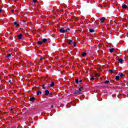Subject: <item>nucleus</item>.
<instances>
[{"mask_svg":"<svg viewBox=\"0 0 128 128\" xmlns=\"http://www.w3.org/2000/svg\"><path fill=\"white\" fill-rule=\"evenodd\" d=\"M70 30V28H68L66 29H65L64 28H61L59 31L61 32V34H64V32H68V31Z\"/></svg>","mask_w":128,"mask_h":128,"instance_id":"obj_1","label":"nucleus"},{"mask_svg":"<svg viewBox=\"0 0 128 128\" xmlns=\"http://www.w3.org/2000/svg\"><path fill=\"white\" fill-rule=\"evenodd\" d=\"M17 36L18 40H22V34H20L17 35Z\"/></svg>","mask_w":128,"mask_h":128,"instance_id":"obj_2","label":"nucleus"},{"mask_svg":"<svg viewBox=\"0 0 128 128\" xmlns=\"http://www.w3.org/2000/svg\"><path fill=\"white\" fill-rule=\"evenodd\" d=\"M75 82H76V84H78L79 82H82V80H80L78 81V79H76Z\"/></svg>","mask_w":128,"mask_h":128,"instance_id":"obj_3","label":"nucleus"},{"mask_svg":"<svg viewBox=\"0 0 128 128\" xmlns=\"http://www.w3.org/2000/svg\"><path fill=\"white\" fill-rule=\"evenodd\" d=\"M100 22H104V20H106V18L104 17L102 18H100Z\"/></svg>","mask_w":128,"mask_h":128,"instance_id":"obj_4","label":"nucleus"},{"mask_svg":"<svg viewBox=\"0 0 128 128\" xmlns=\"http://www.w3.org/2000/svg\"><path fill=\"white\" fill-rule=\"evenodd\" d=\"M34 100H36V98H34V97H32L30 98V100L32 102H34Z\"/></svg>","mask_w":128,"mask_h":128,"instance_id":"obj_5","label":"nucleus"},{"mask_svg":"<svg viewBox=\"0 0 128 128\" xmlns=\"http://www.w3.org/2000/svg\"><path fill=\"white\" fill-rule=\"evenodd\" d=\"M50 94V91L48 90H45V96H48Z\"/></svg>","mask_w":128,"mask_h":128,"instance_id":"obj_6","label":"nucleus"},{"mask_svg":"<svg viewBox=\"0 0 128 128\" xmlns=\"http://www.w3.org/2000/svg\"><path fill=\"white\" fill-rule=\"evenodd\" d=\"M48 42V39L46 38H44L42 40V42H44V44H46Z\"/></svg>","mask_w":128,"mask_h":128,"instance_id":"obj_7","label":"nucleus"},{"mask_svg":"<svg viewBox=\"0 0 128 128\" xmlns=\"http://www.w3.org/2000/svg\"><path fill=\"white\" fill-rule=\"evenodd\" d=\"M14 26H20V24L18 22H14Z\"/></svg>","mask_w":128,"mask_h":128,"instance_id":"obj_8","label":"nucleus"},{"mask_svg":"<svg viewBox=\"0 0 128 128\" xmlns=\"http://www.w3.org/2000/svg\"><path fill=\"white\" fill-rule=\"evenodd\" d=\"M10 56H12V54H7V56H6V58H10Z\"/></svg>","mask_w":128,"mask_h":128,"instance_id":"obj_9","label":"nucleus"},{"mask_svg":"<svg viewBox=\"0 0 128 128\" xmlns=\"http://www.w3.org/2000/svg\"><path fill=\"white\" fill-rule=\"evenodd\" d=\"M128 6L126 4H122V8H126Z\"/></svg>","mask_w":128,"mask_h":128,"instance_id":"obj_10","label":"nucleus"},{"mask_svg":"<svg viewBox=\"0 0 128 128\" xmlns=\"http://www.w3.org/2000/svg\"><path fill=\"white\" fill-rule=\"evenodd\" d=\"M114 48H112L109 50L110 52H111V53L112 52H114Z\"/></svg>","mask_w":128,"mask_h":128,"instance_id":"obj_11","label":"nucleus"},{"mask_svg":"<svg viewBox=\"0 0 128 128\" xmlns=\"http://www.w3.org/2000/svg\"><path fill=\"white\" fill-rule=\"evenodd\" d=\"M110 81L108 80H106L104 82V84H110Z\"/></svg>","mask_w":128,"mask_h":128,"instance_id":"obj_12","label":"nucleus"},{"mask_svg":"<svg viewBox=\"0 0 128 128\" xmlns=\"http://www.w3.org/2000/svg\"><path fill=\"white\" fill-rule=\"evenodd\" d=\"M50 86L52 87L54 86V82H52L50 84Z\"/></svg>","mask_w":128,"mask_h":128,"instance_id":"obj_13","label":"nucleus"},{"mask_svg":"<svg viewBox=\"0 0 128 128\" xmlns=\"http://www.w3.org/2000/svg\"><path fill=\"white\" fill-rule=\"evenodd\" d=\"M37 96H38V94H42V91H38L36 92Z\"/></svg>","mask_w":128,"mask_h":128,"instance_id":"obj_14","label":"nucleus"},{"mask_svg":"<svg viewBox=\"0 0 128 128\" xmlns=\"http://www.w3.org/2000/svg\"><path fill=\"white\" fill-rule=\"evenodd\" d=\"M118 62H120V64H122L123 60H122V59L120 58V59H118Z\"/></svg>","mask_w":128,"mask_h":128,"instance_id":"obj_15","label":"nucleus"},{"mask_svg":"<svg viewBox=\"0 0 128 128\" xmlns=\"http://www.w3.org/2000/svg\"><path fill=\"white\" fill-rule=\"evenodd\" d=\"M89 32H94V29H90Z\"/></svg>","mask_w":128,"mask_h":128,"instance_id":"obj_16","label":"nucleus"},{"mask_svg":"<svg viewBox=\"0 0 128 128\" xmlns=\"http://www.w3.org/2000/svg\"><path fill=\"white\" fill-rule=\"evenodd\" d=\"M86 56V53L85 52H83L82 53V56Z\"/></svg>","mask_w":128,"mask_h":128,"instance_id":"obj_17","label":"nucleus"},{"mask_svg":"<svg viewBox=\"0 0 128 128\" xmlns=\"http://www.w3.org/2000/svg\"><path fill=\"white\" fill-rule=\"evenodd\" d=\"M38 44H42V41H38Z\"/></svg>","mask_w":128,"mask_h":128,"instance_id":"obj_18","label":"nucleus"},{"mask_svg":"<svg viewBox=\"0 0 128 128\" xmlns=\"http://www.w3.org/2000/svg\"><path fill=\"white\" fill-rule=\"evenodd\" d=\"M115 78L116 80H120V76H116Z\"/></svg>","mask_w":128,"mask_h":128,"instance_id":"obj_19","label":"nucleus"},{"mask_svg":"<svg viewBox=\"0 0 128 128\" xmlns=\"http://www.w3.org/2000/svg\"><path fill=\"white\" fill-rule=\"evenodd\" d=\"M68 44H72V40H69Z\"/></svg>","mask_w":128,"mask_h":128,"instance_id":"obj_20","label":"nucleus"},{"mask_svg":"<svg viewBox=\"0 0 128 128\" xmlns=\"http://www.w3.org/2000/svg\"><path fill=\"white\" fill-rule=\"evenodd\" d=\"M82 87H80V88H79V92H82Z\"/></svg>","mask_w":128,"mask_h":128,"instance_id":"obj_21","label":"nucleus"},{"mask_svg":"<svg viewBox=\"0 0 128 128\" xmlns=\"http://www.w3.org/2000/svg\"><path fill=\"white\" fill-rule=\"evenodd\" d=\"M42 88L43 90H46V86H44V84L42 85Z\"/></svg>","mask_w":128,"mask_h":128,"instance_id":"obj_22","label":"nucleus"},{"mask_svg":"<svg viewBox=\"0 0 128 128\" xmlns=\"http://www.w3.org/2000/svg\"><path fill=\"white\" fill-rule=\"evenodd\" d=\"M109 72H111V74H114V70H109Z\"/></svg>","mask_w":128,"mask_h":128,"instance_id":"obj_23","label":"nucleus"},{"mask_svg":"<svg viewBox=\"0 0 128 128\" xmlns=\"http://www.w3.org/2000/svg\"><path fill=\"white\" fill-rule=\"evenodd\" d=\"M119 75L120 76H124V74H122V73H120V74H119Z\"/></svg>","mask_w":128,"mask_h":128,"instance_id":"obj_24","label":"nucleus"},{"mask_svg":"<svg viewBox=\"0 0 128 128\" xmlns=\"http://www.w3.org/2000/svg\"><path fill=\"white\" fill-rule=\"evenodd\" d=\"M90 80H94V76H91Z\"/></svg>","mask_w":128,"mask_h":128,"instance_id":"obj_25","label":"nucleus"},{"mask_svg":"<svg viewBox=\"0 0 128 128\" xmlns=\"http://www.w3.org/2000/svg\"><path fill=\"white\" fill-rule=\"evenodd\" d=\"M38 2V0H33V2Z\"/></svg>","mask_w":128,"mask_h":128,"instance_id":"obj_26","label":"nucleus"},{"mask_svg":"<svg viewBox=\"0 0 128 128\" xmlns=\"http://www.w3.org/2000/svg\"><path fill=\"white\" fill-rule=\"evenodd\" d=\"M44 60V58H40V60Z\"/></svg>","mask_w":128,"mask_h":128,"instance_id":"obj_27","label":"nucleus"},{"mask_svg":"<svg viewBox=\"0 0 128 128\" xmlns=\"http://www.w3.org/2000/svg\"><path fill=\"white\" fill-rule=\"evenodd\" d=\"M100 76V74H96V76Z\"/></svg>","mask_w":128,"mask_h":128,"instance_id":"obj_28","label":"nucleus"},{"mask_svg":"<svg viewBox=\"0 0 128 128\" xmlns=\"http://www.w3.org/2000/svg\"><path fill=\"white\" fill-rule=\"evenodd\" d=\"M73 46H76V43H74V44Z\"/></svg>","mask_w":128,"mask_h":128,"instance_id":"obj_29","label":"nucleus"},{"mask_svg":"<svg viewBox=\"0 0 128 128\" xmlns=\"http://www.w3.org/2000/svg\"><path fill=\"white\" fill-rule=\"evenodd\" d=\"M51 108H54V106H53V105H52V106H51Z\"/></svg>","mask_w":128,"mask_h":128,"instance_id":"obj_30","label":"nucleus"},{"mask_svg":"<svg viewBox=\"0 0 128 128\" xmlns=\"http://www.w3.org/2000/svg\"><path fill=\"white\" fill-rule=\"evenodd\" d=\"M8 82H12V80H10L8 81Z\"/></svg>","mask_w":128,"mask_h":128,"instance_id":"obj_31","label":"nucleus"},{"mask_svg":"<svg viewBox=\"0 0 128 128\" xmlns=\"http://www.w3.org/2000/svg\"><path fill=\"white\" fill-rule=\"evenodd\" d=\"M0 12H2V9L0 8Z\"/></svg>","mask_w":128,"mask_h":128,"instance_id":"obj_32","label":"nucleus"},{"mask_svg":"<svg viewBox=\"0 0 128 128\" xmlns=\"http://www.w3.org/2000/svg\"><path fill=\"white\" fill-rule=\"evenodd\" d=\"M14 109L10 108V110H13Z\"/></svg>","mask_w":128,"mask_h":128,"instance_id":"obj_33","label":"nucleus"},{"mask_svg":"<svg viewBox=\"0 0 128 128\" xmlns=\"http://www.w3.org/2000/svg\"><path fill=\"white\" fill-rule=\"evenodd\" d=\"M12 12H14V10H12Z\"/></svg>","mask_w":128,"mask_h":128,"instance_id":"obj_34","label":"nucleus"},{"mask_svg":"<svg viewBox=\"0 0 128 128\" xmlns=\"http://www.w3.org/2000/svg\"><path fill=\"white\" fill-rule=\"evenodd\" d=\"M24 22H26V21L24 20Z\"/></svg>","mask_w":128,"mask_h":128,"instance_id":"obj_35","label":"nucleus"}]
</instances>
